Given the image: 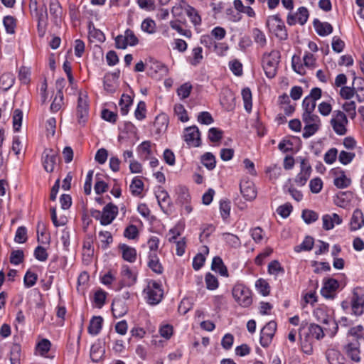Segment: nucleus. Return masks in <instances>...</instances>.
<instances>
[{"label": "nucleus", "mask_w": 364, "mask_h": 364, "mask_svg": "<svg viewBox=\"0 0 364 364\" xmlns=\"http://www.w3.org/2000/svg\"><path fill=\"white\" fill-rule=\"evenodd\" d=\"M280 58V52L276 49L262 54L261 63L267 77L272 79L276 76Z\"/></svg>", "instance_id": "nucleus-1"}, {"label": "nucleus", "mask_w": 364, "mask_h": 364, "mask_svg": "<svg viewBox=\"0 0 364 364\" xmlns=\"http://www.w3.org/2000/svg\"><path fill=\"white\" fill-rule=\"evenodd\" d=\"M143 289V295L146 302L151 305L158 304L164 296V290L160 282L153 279H146Z\"/></svg>", "instance_id": "nucleus-2"}, {"label": "nucleus", "mask_w": 364, "mask_h": 364, "mask_svg": "<svg viewBox=\"0 0 364 364\" xmlns=\"http://www.w3.org/2000/svg\"><path fill=\"white\" fill-rule=\"evenodd\" d=\"M118 213V207L111 203L105 205L102 210H90L91 216L104 226L111 224L117 218Z\"/></svg>", "instance_id": "nucleus-3"}, {"label": "nucleus", "mask_w": 364, "mask_h": 364, "mask_svg": "<svg viewBox=\"0 0 364 364\" xmlns=\"http://www.w3.org/2000/svg\"><path fill=\"white\" fill-rule=\"evenodd\" d=\"M138 271L136 267H131L127 264L121 267L118 284L114 287L116 291H120L124 287H130L137 282Z\"/></svg>", "instance_id": "nucleus-4"}, {"label": "nucleus", "mask_w": 364, "mask_h": 364, "mask_svg": "<svg viewBox=\"0 0 364 364\" xmlns=\"http://www.w3.org/2000/svg\"><path fill=\"white\" fill-rule=\"evenodd\" d=\"M315 319L323 324H332L335 331L338 329V324L333 319V310L324 304H320L313 311Z\"/></svg>", "instance_id": "nucleus-5"}, {"label": "nucleus", "mask_w": 364, "mask_h": 364, "mask_svg": "<svg viewBox=\"0 0 364 364\" xmlns=\"http://www.w3.org/2000/svg\"><path fill=\"white\" fill-rule=\"evenodd\" d=\"M235 301L242 307H248L252 303L251 291L242 284H236L232 290Z\"/></svg>", "instance_id": "nucleus-6"}, {"label": "nucleus", "mask_w": 364, "mask_h": 364, "mask_svg": "<svg viewBox=\"0 0 364 364\" xmlns=\"http://www.w3.org/2000/svg\"><path fill=\"white\" fill-rule=\"evenodd\" d=\"M89 97L87 92L80 91L77 97L76 116L80 124H85L89 117Z\"/></svg>", "instance_id": "nucleus-7"}, {"label": "nucleus", "mask_w": 364, "mask_h": 364, "mask_svg": "<svg viewBox=\"0 0 364 364\" xmlns=\"http://www.w3.org/2000/svg\"><path fill=\"white\" fill-rule=\"evenodd\" d=\"M267 25L271 32L280 41H284L288 38V33L284 22L279 17V14L272 15L268 17Z\"/></svg>", "instance_id": "nucleus-8"}, {"label": "nucleus", "mask_w": 364, "mask_h": 364, "mask_svg": "<svg viewBox=\"0 0 364 364\" xmlns=\"http://www.w3.org/2000/svg\"><path fill=\"white\" fill-rule=\"evenodd\" d=\"M348 120L346 114L341 110H335L333 112L330 124L334 132L338 136H344L347 134V125Z\"/></svg>", "instance_id": "nucleus-9"}, {"label": "nucleus", "mask_w": 364, "mask_h": 364, "mask_svg": "<svg viewBox=\"0 0 364 364\" xmlns=\"http://www.w3.org/2000/svg\"><path fill=\"white\" fill-rule=\"evenodd\" d=\"M309 17V13L307 8L301 6L297 9L296 13H289L287 18V23L289 26H294L296 23L304 26L307 22Z\"/></svg>", "instance_id": "nucleus-10"}, {"label": "nucleus", "mask_w": 364, "mask_h": 364, "mask_svg": "<svg viewBox=\"0 0 364 364\" xmlns=\"http://www.w3.org/2000/svg\"><path fill=\"white\" fill-rule=\"evenodd\" d=\"M183 139L190 146L198 147L201 144L200 133L196 126H191L184 129Z\"/></svg>", "instance_id": "nucleus-11"}, {"label": "nucleus", "mask_w": 364, "mask_h": 364, "mask_svg": "<svg viewBox=\"0 0 364 364\" xmlns=\"http://www.w3.org/2000/svg\"><path fill=\"white\" fill-rule=\"evenodd\" d=\"M58 154L52 149H46L42 154V164L47 172H53L57 166Z\"/></svg>", "instance_id": "nucleus-12"}, {"label": "nucleus", "mask_w": 364, "mask_h": 364, "mask_svg": "<svg viewBox=\"0 0 364 364\" xmlns=\"http://www.w3.org/2000/svg\"><path fill=\"white\" fill-rule=\"evenodd\" d=\"M277 330L275 321H269L264 326L260 333V344L262 347L267 348L272 343V338Z\"/></svg>", "instance_id": "nucleus-13"}, {"label": "nucleus", "mask_w": 364, "mask_h": 364, "mask_svg": "<svg viewBox=\"0 0 364 364\" xmlns=\"http://www.w3.org/2000/svg\"><path fill=\"white\" fill-rule=\"evenodd\" d=\"M156 147V144L151 141H144L136 148L137 154L141 160L147 161L154 155Z\"/></svg>", "instance_id": "nucleus-14"}, {"label": "nucleus", "mask_w": 364, "mask_h": 364, "mask_svg": "<svg viewBox=\"0 0 364 364\" xmlns=\"http://www.w3.org/2000/svg\"><path fill=\"white\" fill-rule=\"evenodd\" d=\"M338 287L339 284L336 279L332 278L327 279L323 281V285L321 289V294L326 299L333 298Z\"/></svg>", "instance_id": "nucleus-15"}, {"label": "nucleus", "mask_w": 364, "mask_h": 364, "mask_svg": "<svg viewBox=\"0 0 364 364\" xmlns=\"http://www.w3.org/2000/svg\"><path fill=\"white\" fill-rule=\"evenodd\" d=\"M346 354L353 361L359 362L360 360V344L358 341L348 343L344 347Z\"/></svg>", "instance_id": "nucleus-16"}, {"label": "nucleus", "mask_w": 364, "mask_h": 364, "mask_svg": "<svg viewBox=\"0 0 364 364\" xmlns=\"http://www.w3.org/2000/svg\"><path fill=\"white\" fill-rule=\"evenodd\" d=\"M312 168L306 159H301L300 171L298 173L296 182H306L311 173Z\"/></svg>", "instance_id": "nucleus-17"}, {"label": "nucleus", "mask_w": 364, "mask_h": 364, "mask_svg": "<svg viewBox=\"0 0 364 364\" xmlns=\"http://www.w3.org/2000/svg\"><path fill=\"white\" fill-rule=\"evenodd\" d=\"M351 306L355 315H362L364 312V295L354 292L351 299Z\"/></svg>", "instance_id": "nucleus-18"}, {"label": "nucleus", "mask_w": 364, "mask_h": 364, "mask_svg": "<svg viewBox=\"0 0 364 364\" xmlns=\"http://www.w3.org/2000/svg\"><path fill=\"white\" fill-rule=\"evenodd\" d=\"M101 283L116 291L114 287L118 284V280L117 279V272L114 270H109L100 277Z\"/></svg>", "instance_id": "nucleus-19"}, {"label": "nucleus", "mask_w": 364, "mask_h": 364, "mask_svg": "<svg viewBox=\"0 0 364 364\" xmlns=\"http://www.w3.org/2000/svg\"><path fill=\"white\" fill-rule=\"evenodd\" d=\"M323 228L326 230H332L336 225L342 223L343 220L336 213L326 214L322 217Z\"/></svg>", "instance_id": "nucleus-20"}, {"label": "nucleus", "mask_w": 364, "mask_h": 364, "mask_svg": "<svg viewBox=\"0 0 364 364\" xmlns=\"http://www.w3.org/2000/svg\"><path fill=\"white\" fill-rule=\"evenodd\" d=\"M119 250L122 253V258L130 263H134L136 260V250L134 247L126 244H119Z\"/></svg>", "instance_id": "nucleus-21"}, {"label": "nucleus", "mask_w": 364, "mask_h": 364, "mask_svg": "<svg viewBox=\"0 0 364 364\" xmlns=\"http://www.w3.org/2000/svg\"><path fill=\"white\" fill-rule=\"evenodd\" d=\"M112 311L115 318L124 316L128 311L125 301L121 299H114L112 304Z\"/></svg>", "instance_id": "nucleus-22"}, {"label": "nucleus", "mask_w": 364, "mask_h": 364, "mask_svg": "<svg viewBox=\"0 0 364 364\" xmlns=\"http://www.w3.org/2000/svg\"><path fill=\"white\" fill-rule=\"evenodd\" d=\"M313 25L316 32L320 36H326L333 31V28L330 23L321 22L318 18L314 20Z\"/></svg>", "instance_id": "nucleus-23"}, {"label": "nucleus", "mask_w": 364, "mask_h": 364, "mask_svg": "<svg viewBox=\"0 0 364 364\" xmlns=\"http://www.w3.org/2000/svg\"><path fill=\"white\" fill-rule=\"evenodd\" d=\"M147 265L154 273L157 274L163 273L164 267L156 253L149 252Z\"/></svg>", "instance_id": "nucleus-24"}, {"label": "nucleus", "mask_w": 364, "mask_h": 364, "mask_svg": "<svg viewBox=\"0 0 364 364\" xmlns=\"http://www.w3.org/2000/svg\"><path fill=\"white\" fill-rule=\"evenodd\" d=\"M326 357L329 364H346L348 363L341 352L333 348L327 350Z\"/></svg>", "instance_id": "nucleus-25"}, {"label": "nucleus", "mask_w": 364, "mask_h": 364, "mask_svg": "<svg viewBox=\"0 0 364 364\" xmlns=\"http://www.w3.org/2000/svg\"><path fill=\"white\" fill-rule=\"evenodd\" d=\"M29 9L31 16L36 20L48 16L47 8L46 5H43L41 8H39L36 0H30Z\"/></svg>", "instance_id": "nucleus-26"}, {"label": "nucleus", "mask_w": 364, "mask_h": 364, "mask_svg": "<svg viewBox=\"0 0 364 364\" xmlns=\"http://www.w3.org/2000/svg\"><path fill=\"white\" fill-rule=\"evenodd\" d=\"M364 226V215L363 212L356 209L354 210L350 222V229L355 231Z\"/></svg>", "instance_id": "nucleus-27"}, {"label": "nucleus", "mask_w": 364, "mask_h": 364, "mask_svg": "<svg viewBox=\"0 0 364 364\" xmlns=\"http://www.w3.org/2000/svg\"><path fill=\"white\" fill-rule=\"evenodd\" d=\"M240 192L247 200L255 199L257 194V191L254 183H240Z\"/></svg>", "instance_id": "nucleus-28"}, {"label": "nucleus", "mask_w": 364, "mask_h": 364, "mask_svg": "<svg viewBox=\"0 0 364 364\" xmlns=\"http://www.w3.org/2000/svg\"><path fill=\"white\" fill-rule=\"evenodd\" d=\"M353 198V193L349 191H339L334 198V203L341 208H346Z\"/></svg>", "instance_id": "nucleus-29"}, {"label": "nucleus", "mask_w": 364, "mask_h": 364, "mask_svg": "<svg viewBox=\"0 0 364 364\" xmlns=\"http://www.w3.org/2000/svg\"><path fill=\"white\" fill-rule=\"evenodd\" d=\"M103 318L100 316H93L88 326V333L92 336H97L102 327Z\"/></svg>", "instance_id": "nucleus-30"}, {"label": "nucleus", "mask_w": 364, "mask_h": 364, "mask_svg": "<svg viewBox=\"0 0 364 364\" xmlns=\"http://www.w3.org/2000/svg\"><path fill=\"white\" fill-rule=\"evenodd\" d=\"M64 105V95L62 89L57 90L55 96L50 107V110L52 113H56L60 110Z\"/></svg>", "instance_id": "nucleus-31"}, {"label": "nucleus", "mask_w": 364, "mask_h": 364, "mask_svg": "<svg viewBox=\"0 0 364 364\" xmlns=\"http://www.w3.org/2000/svg\"><path fill=\"white\" fill-rule=\"evenodd\" d=\"M15 77L11 73H4L0 76V89L9 90L14 84Z\"/></svg>", "instance_id": "nucleus-32"}, {"label": "nucleus", "mask_w": 364, "mask_h": 364, "mask_svg": "<svg viewBox=\"0 0 364 364\" xmlns=\"http://www.w3.org/2000/svg\"><path fill=\"white\" fill-rule=\"evenodd\" d=\"M132 98L127 94H122L119 102L120 108V113L122 115L125 116L129 113V108L132 105Z\"/></svg>", "instance_id": "nucleus-33"}, {"label": "nucleus", "mask_w": 364, "mask_h": 364, "mask_svg": "<svg viewBox=\"0 0 364 364\" xmlns=\"http://www.w3.org/2000/svg\"><path fill=\"white\" fill-rule=\"evenodd\" d=\"M324 336L323 328L316 323H310L308 326V333L306 337L313 338L316 340H320Z\"/></svg>", "instance_id": "nucleus-34"}, {"label": "nucleus", "mask_w": 364, "mask_h": 364, "mask_svg": "<svg viewBox=\"0 0 364 364\" xmlns=\"http://www.w3.org/2000/svg\"><path fill=\"white\" fill-rule=\"evenodd\" d=\"M88 34L91 41H97L98 43H103L105 41V36L104 33L96 28L92 23H90L88 26Z\"/></svg>", "instance_id": "nucleus-35"}, {"label": "nucleus", "mask_w": 364, "mask_h": 364, "mask_svg": "<svg viewBox=\"0 0 364 364\" xmlns=\"http://www.w3.org/2000/svg\"><path fill=\"white\" fill-rule=\"evenodd\" d=\"M185 224L183 221L178 222L176 225L168 231V241L173 242L176 241L178 236L181 235L184 230Z\"/></svg>", "instance_id": "nucleus-36"}, {"label": "nucleus", "mask_w": 364, "mask_h": 364, "mask_svg": "<svg viewBox=\"0 0 364 364\" xmlns=\"http://www.w3.org/2000/svg\"><path fill=\"white\" fill-rule=\"evenodd\" d=\"M168 117L165 114H159L154 122V126L156 128L157 132H165L168 127Z\"/></svg>", "instance_id": "nucleus-37"}, {"label": "nucleus", "mask_w": 364, "mask_h": 364, "mask_svg": "<svg viewBox=\"0 0 364 364\" xmlns=\"http://www.w3.org/2000/svg\"><path fill=\"white\" fill-rule=\"evenodd\" d=\"M242 97L244 102L245 109L250 113L252 108V95L251 90L249 87H245L242 90Z\"/></svg>", "instance_id": "nucleus-38"}, {"label": "nucleus", "mask_w": 364, "mask_h": 364, "mask_svg": "<svg viewBox=\"0 0 364 364\" xmlns=\"http://www.w3.org/2000/svg\"><path fill=\"white\" fill-rule=\"evenodd\" d=\"M51 347V343L48 339L43 338L38 342L36 350L38 354L41 356L48 357V353Z\"/></svg>", "instance_id": "nucleus-39"}, {"label": "nucleus", "mask_w": 364, "mask_h": 364, "mask_svg": "<svg viewBox=\"0 0 364 364\" xmlns=\"http://www.w3.org/2000/svg\"><path fill=\"white\" fill-rule=\"evenodd\" d=\"M203 248V253L197 254L193 259V268L195 270H199L203 266L205 261V255L208 254L209 250L208 247L204 246Z\"/></svg>", "instance_id": "nucleus-40"}, {"label": "nucleus", "mask_w": 364, "mask_h": 364, "mask_svg": "<svg viewBox=\"0 0 364 364\" xmlns=\"http://www.w3.org/2000/svg\"><path fill=\"white\" fill-rule=\"evenodd\" d=\"M211 269L222 276H228L227 268L224 266L222 259L219 257H215L213 259Z\"/></svg>", "instance_id": "nucleus-41"}, {"label": "nucleus", "mask_w": 364, "mask_h": 364, "mask_svg": "<svg viewBox=\"0 0 364 364\" xmlns=\"http://www.w3.org/2000/svg\"><path fill=\"white\" fill-rule=\"evenodd\" d=\"M107 293L104 290L97 289L93 295L92 302L95 307L102 308L105 303Z\"/></svg>", "instance_id": "nucleus-42"}, {"label": "nucleus", "mask_w": 364, "mask_h": 364, "mask_svg": "<svg viewBox=\"0 0 364 364\" xmlns=\"http://www.w3.org/2000/svg\"><path fill=\"white\" fill-rule=\"evenodd\" d=\"M141 29L148 34H154L156 31V23L151 18H146L141 24Z\"/></svg>", "instance_id": "nucleus-43"}, {"label": "nucleus", "mask_w": 364, "mask_h": 364, "mask_svg": "<svg viewBox=\"0 0 364 364\" xmlns=\"http://www.w3.org/2000/svg\"><path fill=\"white\" fill-rule=\"evenodd\" d=\"M282 172V168L277 164L270 165L265 168V174L269 180L277 179Z\"/></svg>", "instance_id": "nucleus-44"}, {"label": "nucleus", "mask_w": 364, "mask_h": 364, "mask_svg": "<svg viewBox=\"0 0 364 364\" xmlns=\"http://www.w3.org/2000/svg\"><path fill=\"white\" fill-rule=\"evenodd\" d=\"M23 120V112L20 109H15L12 114L13 128L15 132L21 129Z\"/></svg>", "instance_id": "nucleus-45"}, {"label": "nucleus", "mask_w": 364, "mask_h": 364, "mask_svg": "<svg viewBox=\"0 0 364 364\" xmlns=\"http://www.w3.org/2000/svg\"><path fill=\"white\" fill-rule=\"evenodd\" d=\"M314 240L313 237L306 236L304 239L303 242L294 247L296 252H301L302 251H310L314 246Z\"/></svg>", "instance_id": "nucleus-46"}, {"label": "nucleus", "mask_w": 364, "mask_h": 364, "mask_svg": "<svg viewBox=\"0 0 364 364\" xmlns=\"http://www.w3.org/2000/svg\"><path fill=\"white\" fill-rule=\"evenodd\" d=\"M222 238L228 245L232 247H238L241 244L239 237L232 233L224 232L222 234Z\"/></svg>", "instance_id": "nucleus-47"}, {"label": "nucleus", "mask_w": 364, "mask_h": 364, "mask_svg": "<svg viewBox=\"0 0 364 364\" xmlns=\"http://www.w3.org/2000/svg\"><path fill=\"white\" fill-rule=\"evenodd\" d=\"M252 36L254 41L261 48H264L267 45V38L263 31L257 28L252 30Z\"/></svg>", "instance_id": "nucleus-48"}, {"label": "nucleus", "mask_w": 364, "mask_h": 364, "mask_svg": "<svg viewBox=\"0 0 364 364\" xmlns=\"http://www.w3.org/2000/svg\"><path fill=\"white\" fill-rule=\"evenodd\" d=\"M305 183H296L297 186H295L294 184H291L289 187H288L287 190L291 197L296 201H300L303 198L302 191L300 188H301Z\"/></svg>", "instance_id": "nucleus-49"}, {"label": "nucleus", "mask_w": 364, "mask_h": 364, "mask_svg": "<svg viewBox=\"0 0 364 364\" xmlns=\"http://www.w3.org/2000/svg\"><path fill=\"white\" fill-rule=\"evenodd\" d=\"M21 358V346L14 343L11 346L10 350V361L11 364H20Z\"/></svg>", "instance_id": "nucleus-50"}, {"label": "nucleus", "mask_w": 364, "mask_h": 364, "mask_svg": "<svg viewBox=\"0 0 364 364\" xmlns=\"http://www.w3.org/2000/svg\"><path fill=\"white\" fill-rule=\"evenodd\" d=\"M3 23L7 33L13 34L15 33L16 26V18L12 16H6L3 19Z\"/></svg>", "instance_id": "nucleus-51"}, {"label": "nucleus", "mask_w": 364, "mask_h": 364, "mask_svg": "<svg viewBox=\"0 0 364 364\" xmlns=\"http://www.w3.org/2000/svg\"><path fill=\"white\" fill-rule=\"evenodd\" d=\"M220 213L223 220H227L230 214L231 204L230 201L223 199L220 201Z\"/></svg>", "instance_id": "nucleus-52"}, {"label": "nucleus", "mask_w": 364, "mask_h": 364, "mask_svg": "<svg viewBox=\"0 0 364 364\" xmlns=\"http://www.w3.org/2000/svg\"><path fill=\"white\" fill-rule=\"evenodd\" d=\"M170 26L172 29L176 31L179 34L186 37L187 38H191L192 37V32L189 29H183L181 26L179 24V21H171Z\"/></svg>", "instance_id": "nucleus-53"}, {"label": "nucleus", "mask_w": 364, "mask_h": 364, "mask_svg": "<svg viewBox=\"0 0 364 364\" xmlns=\"http://www.w3.org/2000/svg\"><path fill=\"white\" fill-rule=\"evenodd\" d=\"M201 161L203 164L209 170L213 169L216 166L215 157L210 152L204 154Z\"/></svg>", "instance_id": "nucleus-54"}, {"label": "nucleus", "mask_w": 364, "mask_h": 364, "mask_svg": "<svg viewBox=\"0 0 364 364\" xmlns=\"http://www.w3.org/2000/svg\"><path fill=\"white\" fill-rule=\"evenodd\" d=\"M255 287L257 290L263 296H267L270 291V287L268 282L264 279H259L256 281Z\"/></svg>", "instance_id": "nucleus-55"}, {"label": "nucleus", "mask_w": 364, "mask_h": 364, "mask_svg": "<svg viewBox=\"0 0 364 364\" xmlns=\"http://www.w3.org/2000/svg\"><path fill=\"white\" fill-rule=\"evenodd\" d=\"M192 58L189 63L194 66H196L201 63L203 59V48L200 46L196 47L192 50Z\"/></svg>", "instance_id": "nucleus-56"}, {"label": "nucleus", "mask_w": 364, "mask_h": 364, "mask_svg": "<svg viewBox=\"0 0 364 364\" xmlns=\"http://www.w3.org/2000/svg\"><path fill=\"white\" fill-rule=\"evenodd\" d=\"M159 333L166 340H169L173 334V327L168 323L161 324Z\"/></svg>", "instance_id": "nucleus-57"}, {"label": "nucleus", "mask_w": 364, "mask_h": 364, "mask_svg": "<svg viewBox=\"0 0 364 364\" xmlns=\"http://www.w3.org/2000/svg\"><path fill=\"white\" fill-rule=\"evenodd\" d=\"M186 14L194 25L196 26L201 23V18L193 6L188 5L186 8Z\"/></svg>", "instance_id": "nucleus-58"}, {"label": "nucleus", "mask_w": 364, "mask_h": 364, "mask_svg": "<svg viewBox=\"0 0 364 364\" xmlns=\"http://www.w3.org/2000/svg\"><path fill=\"white\" fill-rule=\"evenodd\" d=\"M99 238L103 249H107L113 242L112 234L108 231H100L99 232Z\"/></svg>", "instance_id": "nucleus-59"}, {"label": "nucleus", "mask_w": 364, "mask_h": 364, "mask_svg": "<svg viewBox=\"0 0 364 364\" xmlns=\"http://www.w3.org/2000/svg\"><path fill=\"white\" fill-rule=\"evenodd\" d=\"M250 235L256 243H261L265 239V233L264 230L259 227H256L251 229Z\"/></svg>", "instance_id": "nucleus-60"}, {"label": "nucleus", "mask_w": 364, "mask_h": 364, "mask_svg": "<svg viewBox=\"0 0 364 364\" xmlns=\"http://www.w3.org/2000/svg\"><path fill=\"white\" fill-rule=\"evenodd\" d=\"M193 87L190 82H185L177 90V95L181 99L184 100L189 97Z\"/></svg>", "instance_id": "nucleus-61"}, {"label": "nucleus", "mask_w": 364, "mask_h": 364, "mask_svg": "<svg viewBox=\"0 0 364 364\" xmlns=\"http://www.w3.org/2000/svg\"><path fill=\"white\" fill-rule=\"evenodd\" d=\"M37 279V274L31 270H28L23 278L24 286L26 288H31L36 284Z\"/></svg>", "instance_id": "nucleus-62"}, {"label": "nucleus", "mask_w": 364, "mask_h": 364, "mask_svg": "<svg viewBox=\"0 0 364 364\" xmlns=\"http://www.w3.org/2000/svg\"><path fill=\"white\" fill-rule=\"evenodd\" d=\"M268 272L274 277H277L279 274H284V270L278 261L274 260L268 265Z\"/></svg>", "instance_id": "nucleus-63"}, {"label": "nucleus", "mask_w": 364, "mask_h": 364, "mask_svg": "<svg viewBox=\"0 0 364 364\" xmlns=\"http://www.w3.org/2000/svg\"><path fill=\"white\" fill-rule=\"evenodd\" d=\"M302 120L305 124H321L319 117L314 112L302 113Z\"/></svg>", "instance_id": "nucleus-64"}]
</instances>
